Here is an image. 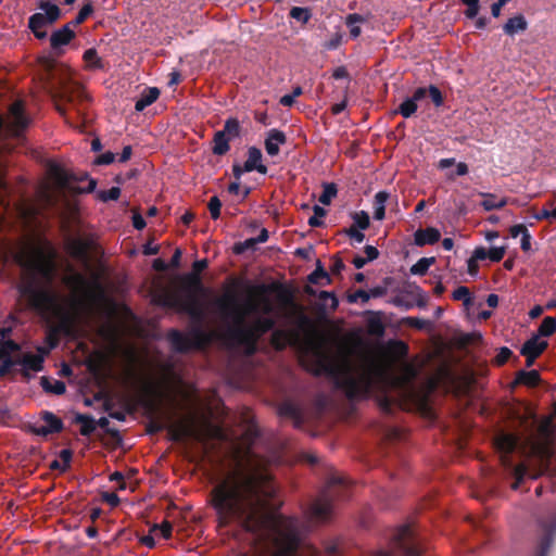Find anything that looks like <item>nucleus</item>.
I'll use <instances>...</instances> for the list:
<instances>
[{
  "mask_svg": "<svg viewBox=\"0 0 556 556\" xmlns=\"http://www.w3.org/2000/svg\"><path fill=\"white\" fill-rule=\"evenodd\" d=\"M389 199L387 191H379L374 198V218L382 220L386 216V203Z\"/></svg>",
  "mask_w": 556,
  "mask_h": 556,
  "instance_id": "nucleus-24",
  "label": "nucleus"
},
{
  "mask_svg": "<svg viewBox=\"0 0 556 556\" xmlns=\"http://www.w3.org/2000/svg\"><path fill=\"white\" fill-rule=\"evenodd\" d=\"M172 530H173V527L169 522L165 521L163 522L162 525L160 526H155L153 528V532H155L156 534H160L161 536H163L164 539H169L170 535H172Z\"/></svg>",
  "mask_w": 556,
  "mask_h": 556,
  "instance_id": "nucleus-52",
  "label": "nucleus"
},
{
  "mask_svg": "<svg viewBox=\"0 0 556 556\" xmlns=\"http://www.w3.org/2000/svg\"><path fill=\"white\" fill-rule=\"evenodd\" d=\"M64 282L75 292H79L86 287V278L83 274L73 271L64 277Z\"/></svg>",
  "mask_w": 556,
  "mask_h": 556,
  "instance_id": "nucleus-30",
  "label": "nucleus"
},
{
  "mask_svg": "<svg viewBox=\"0 0 556 556\" xmlns=\"http://www.w3.org/2000/svg\"><path fill=\"white\" fill-rule=\"evenodd\" d=\"M38 8L41 12L34 13L28 18V28L37 39H46L45 28L52 25L61 17L60 8L50 1H40Z\"/></svg>",
  "mask_w": 556,
  "mask_h": 556,
  "instance_id": "nucleus-9",
  "label": "nucleus"
},
{
  "mask_svg": "<svg viewBox=\"0 0 556 556\" xmlns=\"http://www.w3.org/2000/svg\"><path fill=\"white\" fill-rule=\"evenodd\" d=\"M528 443L530 444V448L532 452H539L541 454V469L536 472H530L529 468L525 464H519L514 466L510 459L508 458V454L514 452L521 444V439L511 433H500L495 439V445L497 450L501 452V462L504 467L510 470L511 475L515 478V482L511 488L517 490L519 484L523 481L526 477H530L531 479H536L541 475L548 471V451L546 447H540L532 438L528 439Z\"/></svg>",
  "mask_w": 556,
  "mask_h": 556,
  "instance_id": "nucleus-4",
  "label": "nucleus"
},
{
  "mask_svg": "<svg viewBox=\"0 0 556 556\" xmlns=\"http://www.w3.org/2000/svg\"><path fill=\"white\" fill-rule=\"evenodd\" d=\"M433 263L434 257H421L410 267V273L412 275L422 276Z\"/></svg>",
  "mask_w": 556,
  "mask_h": 556,
  "instance_id": "nucleus-33",
  "label": "nucleus"
},
{
  "mask_svg": "<svg viewBox=\"0 0 556 556\" xmlns=\"http://www.w3.org/2000/svg\"><path fill=\"white\" fill-rule=\"evenodd\" d=\"M354 227L365 230L369 227V215L365 211L356 212L353 215Z\"/></svg>",
  "mask_w": 556,
  "mask_h": 556,
  "instance_id": "nucleus-42",
  "label": "nucleus"
},
{
  "mask_svg": "<svg viewBox=\"0 0 556 556\" xmlns=\"http://www.w3.org/2000/svg\"><path fill=\"white\" fill-rule=\"evenodd\" d=\"M203 334L200 330L185 334L178 330H170L167 334L172 348L177 352H187L192 349H199L203 344Z\"/></svg>",
  "mask_w": 556,
  "mask_h": 556,
  "instance_id": "nucleus-10",
  "label": "nucleus"
},
{
  "mask_svg": "<svg viewBox=\"0 0 556 556\" xmlns=\"http://www.w3.org/2000/svg\"><path fill=\"white\" fill-rule=\"evenodd\" d=\"M555 416H556V404H555V408H554V414L544 417L538 426V430L542 435L548 437V435H552L554 432H556V424L554 421Z\"/></svg>",
  "mask_w": 556,
  "mask_h": 556,
  "instance_id": "nucleus-31",
  "label": "nucleus"
},
{
  "mask_svg": "<svg viewBox=\"0 0 556 556\" xmlns=\"http://www.w3.org/2000/svg\"><path fill=\"white\" fill-rule=\"evenodd\" d=\"M539 380H540V375L536 370H530V371L520 370L517 374V378H516V381L518 383L526 384L529 387H533V386L538 384Z\"/></svg>",
  "mask_w": 556,
  "mask_h": 556,
  "instance_id": "nucleus-32",
  "label": "nucleus"
},
{
  "mask_svg": "<svg viewBox=\"0 0 556 556\" xmlns=\"http://www.w3.org/2000/svg\"><path fill=\"white\" fill-rule=\"evenodd\" d=\"M229 141H230L229 137L225 136L224 132L216 131L214 135V138H213V147H212L213 154H215V155L226 154L230 149Z\"/></svg>",
  "mask_w": 556,
  "mask_h": 556,
  "instance_id": "nucleus-25",
  "label": "nucleus"
},
{
  "mask_svg": "<svg viewBox=\"0 0 556 556\" xmlns=\"http://www.w3.org/2000/svg\"><path fill=\"white\" fill-rule=\"evenodd\" d=\"M452 296L455 301H463V304L467 308L472 304V296L470 290L465 286H460L457 289H455L453 291Z\"/></svg>",
  "mask_w": 556,
  "mask_h": 556,
  "instance_id": "nucleus-37",
  "label": "nucleus"
},
{
  "mask_svg": "<svg viewBox=\"0 0 556 556\" xmlns=\"http://www.w3.org/2000/svg\"><path fill=\"white\" fill-rule=\"evenodd\" d=\"M529 230L523 224L514 225L510 227L509 232L513 238H517L528 232Z\"/></svg>",
  "mask_w": 556,
  "mask_h": 556,
  "instance_id": "nucleus-59",
  "label": "nucleus"
},
{
  "mask_svg": "<svg viewBox=\"0 0 556 556\" xmlns=\"http://www.w3.org/2000/svg\"><path fill=\"white\" fill-rule=\"evenodd\" d=\"M65 250L76 261L85 265L89 263V241L79 238H70L65 242Z\"/></svg>",
  "mask_w": 556,
  "mask_h": 556,
  "instance_id": "nucleus-14",
  "label": "nucleus"
},
{
  "mask_svg": "<svg viewBox=\"0 0 556 556\" xmlns=\"http://www.w3.org/2000/svg\"><path fill=\"white\" fill-rule=\"evenodd\" d=\"M539 525L543 533L540 542V551L536 556H546L553 541V535L556 533V513L546 520L540 519Z\"/></svg>",
  "mask_w": 556,
  "mask_h": 556,
  "instance_id": "nucleus-13",
  "label": "nucleus"
},
{
  "mask_svg": "<svg viewBox=\"0 0 556 556\" xmlns=\"http://www.w3.org/2000/svg\"><path fill=\"white\" fill-rule=\"evenodd\" d=\"M75 422L80 425V433L85 437L91 435L97 428L94 418L89 415L77 414L75 416Z\"/></svg>",
  "mask_w": 556,
  "mask_h": 556,
  "instance_id": "nucleus-26",
  "label": "nucleus"
},
{
  "mask_svg": "<svg viewBox=\"0 0 556 556\" xmlns=\"http://www.w3.org/2000/svg\"><path fill=\"white\" fill-rule=\"evenodd\" d=\"M273 327L274 320L269 317L255 316L251 321H244V315H239L237 325L228 326V333L245 348L248 354H253L258 339Z\"/></svg>",
  "mask_w": 556,
  "mask_h": 556,
  "instance_id": "nucleus-6",
  "label": "nucleus"
},
{
  "mask_svg": "<svg viewBox=\"0 0 556 556\" xmlns=\"http://www.w3.org/2000/svg\"><path fill=\"white\" fill-rule=\"evenodd\" d=\"M531 235L530 232H526L521 236L520 248L522 251L528 252L531 250Z\"/></svg>",
  "mask_w": 556,
  "mask_h": 556,
  "instance_id": "nucleus-60",
  "label": "nucleus"
},
{
  "mask_svg": "<svg viewBox=\"0 0 556 556\" xmlns=\"http://www.w3.org/2000/svg\"><path fill=\"white\" fill-rule=\"evenodd\" d=\"M184 285L186 295L178 292H166L159 296L157 303L165 308H173L193 318H201L202 311L197 300V293L203 289L200 275L198 273L185 275Z\"/></svg>",
  "mask_w": 556,
  "mask_h": 556,
  "instance_id": "nucleus-5",
  "label": "nucleus"
},
{
  "mask_svg": "<svg viewBox=\"0 0 556 556\" xmlns=\"http://www.w3.org/2000/svg\"><path fill=\"white\" fill-rule=\"evenodd\" d=\"M369 299L370 294L364 290H357L353 294L349 295V302L351 303H356L357 301L366 303Z\"/></svg>",
  "mask_w": 556,
  "mask_h": 556,
  "instance_id": "nucleus-55",
  "label": "nucleus"
},
{
  "mask_svg": "<svg viewBox=\"0 0 556 556\" xmlns=\"http://www.w3.org/2000/svg\"><path fill=\"white\" fill-rule=\"evenodd\" d=\"M528 27V23L522 15H516L510 17L504 25L503 29L506 35L515 36L521 31H525Z\"/></svg>",
  "mask_w": 556,
  "mask_h": 556,
  "instance_id": "nucleus-22",
  "label": "nucleus"
},
{
  "mask_svg": "<svg viewBox=\"0 0 556 556\" xmlns=\"http://www.w3.org/2000/svg\"><path fill=\"white\" fill-rule=\"evenodd\" d=\"M338 189L337 186L332 182L324 184L323 192L319 195V202L324 205H329L331 200L337 195Z\"/></svg>",
  "mask_w": 556,
  "mask_h": 556,
  "instance_id": "nucleus-35",
  "label": "nucleus"
},
{
  "mask_svg": "<svg viewBox=\"0 0 556 556\" xmlns=\"http://www.w3.org/2000/svg\"><path fill=\"white\" fill-rule=\"evenodd\" d=\"M84 60L87 63V65L91 68H101L102 67L101 60L98 56L96 49H93V48L85 51Z\"/></svg>",
  "mask_w": 556,
  "mask_h": 556,
  "instance_id": "nucleus-40",
  "label": "nucleus"
},
{
  "mask_svg": "<svg viewBox=\"0 0 556 556\" xmlns=\"http://www.w3.org/2000/svg\"><path fill=\"white\" fill-rule=\"evenodd\" d=\"M287 137L283 131L273 128L267 131L265 138V150L269 156L279 154L280 146L286 143Z\"/></svg>",
  "mask_w": 556,
  "mask_h": 556,
  "instance_id": "nucleus-16",
  "label": "nucleus"
},
{
  "mask_svg": "<svg viewBox=\"0 0 556 556\" xmlns=\"http://www.w3.org/2000/svg\"><path fill=\"white\" fill-rule=\"evenodd\" d=\"M365 254H366V260H368V262H371L374 260H376L378 256H379V251L377 248L372 247V245H366L365 247Z\"/></svg>",
  "mask_w": 556,
  "mask_h": 556,
  "instance_id": "nucleus-61",
  "label": "nucleus"
},
{
  "mask_svg": "<svg viewBox=\"0 0 556 556\" xmlns=\"http://www.w3.org/2000/svg\"><path fill=\"white\" fill-rule=\"evenodd\" d=\"M8 253L21 268L17 285L21 298L31 309L48 311L54 302L51 287L56 276L55 250L49 243L20 242L9 248Z\"/></svg>",
  "mask_w": 556,
  "mask_h": 556,
  "instance_id": "nucleus-2",
  "label": "nucleus"
},
{
  "mask_svg": "<svg viewBox=\"0 0 556 556\" xmlns=\"http://www.w3.org/2000/svg\"><path fill=\"white\" fill-rule=\"evenodd\" d=\"M505 247H492L486 250L488 258L492 262H500L505 255Z\"/></svg>",
  "mask_w": 556,
  "mask_h": 556,
  "instance_id": "nucleus-48",
  "label": "nucleus"
},
{
  "mask_svg": "<svg viewBox=\"0 0 556 556\" xmlns=\"http://www.w3.org/2000/svg\"><path fill=\"white\" fill-rule=\"evenodd\" d=\"M36 351V354L25 353L21 358L16 359L17 365H21L25 371L39 372L43 369L45 357L49 353V349L37 346Z\"/></svg>",
  "mask_w": 556,
  "mask_h": 556,
  "instance_id": "nucleus-12",
  "label": "nucleus"
},
{
  "mask_svg": "<svg viewBox=\"0 0 556 556\" xmlns=\"http://www.w3.org/2000/svg\"><path fill=\"white\" fill-rule=\"evenodd\" d=\"M488 258L486 249L484 247H478L473 250L471 257L468 260V267L471 270V265H475L478 261H484Z\"/></svg>",
  "mask_w": 556,
  "mask_h": 556,
  "instance_id": "nucleus-47",
  "label": "nucleus"
},
{
  "mask_svg": "<svg viewBox=\"0 0 556 556\" xmlns=\"http://www.w3.org/2000/svg\"><path fill=\"white\" fill-rule=\"evenodd\" d=\"M215 305L222 318L228 323V326L237 325L239 315H244V321H247V317L257 313L260 308L258 303L253 299H249L243 305H239L237 296L230 292L217 298Z\"/></svg>",
  "mask_w": 556,
  "mask_h": 556,
  "instance_id": "nucleus-8",
  "label": "nucleus"
},
{
  "mask_svg": "<svg viewBox=\"0 0 556 556\" xmlns=\"http://www.w3.org/2000/svg\"><path fill=\"white\" fill-rule=\"evenodd\" d=\"M510 355H511L510 349L503 346L497 352V354L494 358V363L498 366H502L509 359Z\"/></svg>",
  "mask_w": 556,
  "mask_h": 556,
  "instance_id": "nucleus-51",
  "label": "nucleus"
},
{
  "mask_svg": "<svg viewBox=\"0 0 556 556\" xmlns=\"http://www.w3.org/2000/svg\"><path fill=\"white\" fill-rule=\"evenodd\" d=\"M345 480L340 476H331L318 496L309 508V516L315 521H326L332 513L334 501L345 497Z\"/></svg>",
  "mask_w": 556,
  "mask_h": 556,
  "instance_id": "nucleus-7",
  "label": "nucleus"
},
{
  "mask_svg": "<svg viewBox=\"0 0 556 556\" xmlns=\"http://www.w3.org/2000/svg\"><path fill=\"white\" fill-rule=\"evenodd\" d=\"M40 419L43 424L36 422L31 426V431L40 437H47L52 433L61 432L63 429V421L51 412L43 410L40 414Z\"/></svg>",
  "mask_w": 556,
  "mask_h": 556,
  "instance_id": "nucleus-11",
  "label": "nucleus"
},
{
  "mask_svg": "<svg viewBox=\"0 0 556 556\" xmlns=\"http://www.w3.org/2000/svg\"><path fill=\"white\" fill-rule=\"evenodd\" d=\"M132 225L136 229L141 230L146 227V220L139 214L132 216Z\"/></svg>",
  "mask_w": 556,
  "mask_h": 556,
  "instance_id": "nucleus-63",
  "label": "nucleus"
},
{
  "mask_svg": "<svg viewBox=\"0 0 556 556\" xmlns=\"http://www.w3.org/2000/svg\"><path fill=\"white\" fill-rule=\"evenodd\" d=\"M58 460H60L62 464L61 470L65 471L70 467L72 460V452L67 448L61 450Z\"/></svg>",
  "mask_w": 556,
  "mask_h": 556,
  "instance_id": "nucleus-53",
  "label": "nucleus"
},
{
  "mask_svg": "<svg viewBox=\"0 0 556 556\" xmlns=\"http://www.w3.org/2000/svg\"><path fill=\"white\" fill-rule=\"evenodd\" d=\"M318 299L321 303V306L326 309H336L339 305L338 298L332 292L320 291Z\"/></svg>",
  "mask_w": 556,
  "mask_h": 556,
  "instance_id": "nucleus-36",
  "label": "nucleus"
},
{
  "mask_svg": "<svg viewBox=\"0 0 556 556\" xmlns=\"http://www.w3.org/2000/svg\"><path fill=\"white\" fill-rule=\"evenodd\" d=\"M534 218L538 220L553 219V210L543 208L538 214L534 215Z\"/></svg>",
  "mask_w": 556,
  "mask_h": 556,
  "instance_id": "nucleus-62",
  "label": "nucleus"
},
{
  "mask_svg": "<svg viewBox=\"0 0 556 556\" xmlns=\"http://www.w3.org/2000/svg\"><path fill=\"white\" fill-rule=\"evenodd\" d=\"M159 96L160 90L155 87L144 89L140 98L136 101L135 110L137 112H142L146 108L155 102Z\"/></svg>",
  "mask_w": 556,
  "mask_h": 556,
  "instance_id": "nucleus-21",
  "label": "nucleus"
},
{
  "mask_svg": "<svg viewBox=\"0 0 556 556\" xmlns=\"http://www.w3.org/2000/svg\"><path fill=\"white\" fill-rule=\"evenodd\" d=\"M556 331V319L554 317L547 316L545 317L538 330L539 338L542 337H549Z\"/></svg>",
  "mask_w": 556,
  "mask_h": 556,
  "instance_id": "nucleus-34",
  "label": "nucleus"
},
{
  "mask_svg": "<svg viewBox=\"0 0 556 556\" xmlns=\"http://www.w3.org/2000/svg\"><path fill=\"white\" fill-rule=\"evenodd\" d=\"M290 15L292 18L300 21L302 23H306L311 17L309 11L305 8L300 7L292 8L290 11Z\"/></svg>",
  "mask_w": 556,
  "mask_h": 556,
  "instance_id": "nucleus-45",
  "label": "nucleus"
},
{
  "mask_svg": "<svg viewBox=\"0 0 556 556\" xmlns=\"http://www.w3.org/2000/svg\"><path fill=\"white\" fill-rule=\"evenodd\" d=\"M278 413L282 417L294 419L296 422H299L302 418L300 407L291 401H285L281 403L279 405Z\"/></svg>",
  "mask_w": 556,
  "mask_h": 556,
  "instance_id": "nucleus-28",
  "label": "nucleus"
},
{
  "mask_svg": "<svg viewBox=\"0 0 556 556\" xmlns=\"http://www.w3.org/2000/svg\"><path fill=\"white\" fill-rule=\"evenodd\" d=\"M262 152L256 147H251L248 150V159L244 162L243 170L253 172L256 170L260 174H266L267 167L262 163Z\"/></svg>",
  "mask_w": 556,
  "mask_h": 556,
  "instance_id": "nucleus-17",
  "label": "nucleus"
},
{
  "mask_svg": "<svg viewBox=\"0 0 556 556\" xmlns=\"http://www.w3.org/2000/svg\"><path fill=\"white\" fill-rule=\"evenodd\" d=\"M441 239V232L433 227L420 228L414 233V243L417 247L434 244Z\"/></svg>",
  "mask_w": 556,
  "mask_h": 556,
  "instance_id": "nucleus-18",
  "label": "nucleus"
},
{
  "mask_svg": "<svg viewBox=\"0 0 556 556\" xmlns=\"http://www.w3.org/2000/svg\"><path fill=\"white\" fill-rule=\"evenodd\" d=\"M427 97V88L419 87L417 88L413 96L405 99L399 106L397 113H400L404 118L412 117L417 111V102L424 100Z\"/></svg>",
  "mask_w": 556,
  "mask_h": 556,
  "instance_id": "nucleus-15",
  "label": "nucleus"
},
{
  "mask_svg": "<svg viewBox=\"0 0 556 556\" xmlns=\"http://www.w3.org/2000/svg\"><path fill=\"white\" fill-rule=\"evenodd\" d=\"M480 195L484 198L481 202V206L488 212L502 208L507 204L506 198H497L495 194L485 192H481Z\"/></svg>",
  "mask_w": 556,
  "mask_h": 556,
  "instance_id": "nucleus-27",
  "label": "nucleus"
},
{
  "mask_svg": "<svg viewBox=\"0 0 556 556\" xmlns=\"http://www.w3.org/2000/svg\"><path fill=\"white\" fill-rule=\"evenodd\" d=\"M547 346V342L541 340L539 336H532L527 340L520 349L521 354H531L532 357H538Z\"/></svg>",
  "mask_w": 556,
  "mask_h": 556,
  "instance_id": "nucleus-20",
  "label": "nucleus"
},
{
  "mask_svg": "<svg viewBox=\"0 0 556 556\" xmlns=\"http://www.w3.org/2000/svg\"><path fill=\"white\" fill-rule=\"evenodd\" d=\"M466 7L465 16L467 18H476L479 13V1L480 0H460Z\"/></svg>",
  "mask_w": 556,
  "mask_h": 556,
  "instance_id": "nucleus-44",
  "label": "nucleus"
},
{
  "mask_svg": "<svg viewBox=\"0 0 556 556\" xmlns=\"http://www.w3.org/2000/svg\"><path fill=\"white\" fill-rule=\"evenodd\" d=\"M220 207H222L220 200L216 195L212 197L208 202V210H210V213H211V216L213 219H217L219 217Z\"/></svg>",
  "mask_w": 556,
  "mask_h": 556,
  "instance_id": "nucleus-50",
  "label": "nucleus"
},
{
  "mask_svg": "<svg viewBox=\"0 0 556 556\" xmlns=\"http://www.w3.org/2000/svg\"><path fill=\"white\" fill-rule=\"evenodd\" d=\"M314 215L308 218V225L311 227H320L324 222L323 217L326 215V210L319 205H314Z\"/></svg>",
  "mask_w": 556,
  "mask_h": 556,
  "instance_id": "nucleus-41",
  "label": "nucleus"
},
{
  "mask_svg": "<svg viewBox=\"0 0 556 556\" xmlns=\"http://www.w3.org/2000/svg\"><path fill=\"white\" fill-rule=\"evenodd\" d=\"M336 384L350 400L369 396L376 389L391 383L389 369L381 362L365 357L356 366L348 362L334 374Z\"/></svg>",
  "mask_w": 556,
  "mask_h": 556,
  "instance_id": "nucleus-3",
  "label": "nucleus"
},
{
  "mask_svg": "<svg viewBox=\"0 0 556 556\" xmlns=\"http://www.w3.org/2000/svg\"><path fill=\"white\" fill-rule=\"evenodd\" d=\"M41 387L46 392L56 395H61L66 391V387L63 381L58 379H50L47 377L41 378Z\"/></svg>",
  "mask_w": 556,
  "mask_h": 556,
  "instance_id": "nucleus-29",
  "label": "nucleus"
},
{
  "mask_svg": "<svg viewBox=\"0 0 556 556\" xmlns=\"http://www.w3.org/2000/svg\"><path fill=\"white\" fill-rule=\"evenodd\" d=\"M367 21L368 18L366 16L358 13H352L345 17V25L348 26L352 38L355 39L361 35L362 30L359 25Z\"/></svg>",
  "mask_w": 556,
  "mask_h": 556,
  "instance_id": "nucleus-23",
  "label": "nucleus"
},
{
  "mask_svg": "<svg viewBox=\"0 0 556 556\" xmlns=\"http://www.w3.org/2000/svg\"><path fill=\"white\" fill-rule=\"evenodd\" d=\"M93 11L91 2H87L83 5L75 20L72 22L73 25L81 24Z\"/></svg>",
  "mask_w": 556,
  "mask_h": 556,
  "instance_id": "nucleus-46",
  "label": "nucleus"
},
{
  "mask_svg": "<svg viewBox=\"0 0 556 556\" xmlns=\"http://www.w3.org/2000/svg\"><path fill=\"white\" fill-rule=\"evenodd\" d=\"M75 36V33L71 29L70 24L62 26L61 28L53 31L50 36L51 48L56 50L67 45Z\"/></svg>",
  "mask_w": 556,
  "mask_h": 556,
  "instance_id": "nucleus-19",
  "label": "nucleus"
},
{
  "mask_svg": "<svg viewBox=\"0 0 556 556\" xmlns=\"http://www.w3.org/2000/svg\"><path fill=\"white\" fill-rule=\"evenodd\" d=\"M0 376H4L9 372V370L17 365L16 361L12 359V357L0 358Z\"/></svg>",
  "mask_w": 556,
  "mask_h": 556,
  "instance_id": "nucleus-58",
  "label": "nucleus"
},
{
  "mask_svg": "<svg viewBox=\"0 0 556 556\" xmlns=\"http://www.w3.org/2000/svg\"><path fill=\"white\" fill-rule=\"evenodd\" d=\"M275 492L265 465H240L214 486L212 504L224 523L237 521L255 534L263 556H320L314 546H300L298 519L269 511Z\"/></svg>",
  "mask_w": 556,
  "mask_h": 556,
  "instance_id": "nucleus-1",
  "label": "nucleus"
},
{
  "mask_svg": "<svg viewBox=\"0 0 556 556\" xmlns=\"http://www.w3.org/2000/svg\"><path fill=\"white\" fill-rule=\"evenodd\" d=\"M115 160V154L111 151H106L104 153H102L101 155H99L94 163L98 164V165H110L111 163H113Z\"/></svg>",
  "mask_w": 556,
  "mask_h": 556,
  "instance_id": "nucleus-56",
  "label": "nucleus"
},
{
  "mask_svg": "<svg viewBox=\"0 0 556 556\" xmlns=\"http://www.w3.org/2000/svg\"><path fill=\"white\" fill-rule=\"evenodd\" d=\"M219 131L224 132L230 140L237 138L240 135L239 122L236 118H228L225 122L224 128Z\"/></svg>",
  "mask_w": 556,
  "mask_h": 556,
  "instance_id": "nucleus-38",
  "label": "nucleus"
},
{
  "mask_svg": "<svg viewBox=\"0 0 556 556\" xmlns=\"http://www.w3.org/2000/svg\"><path fill=\"white\" fill-rule=\"evenodd\" d=\"M321 278L328 279V274L323 269V267L318 266L312 274H309L308 281L312 283H318Z\"/></svg>",
  "mask_w": 556,
  "mask_h": 556,
  "instance_id": "nucleus-57",
  "label": "nucleus"
},
{
  "mask_svg": "<svg viewBox=\"0 0 556 556\" xmlns=\"http://www.w3.org/2000/svg\"><path fill=\"white\" fill-rule=\"evenodd\" d=\"M21 350V346L15 341L0 340V358L11 357V354Z\"/></svg>",
  "mask_w": 556,
  "mask_h": 556,
  "instance_id": "nucleus-39",
  "label": "nucleus"
},
{
  "mask_svg": "<svg viewBox=\"0 0 556 556\" xmlns=\"http://www.w3.org/2000/svg\"><path fill=\"white\" fill-rule=\"evenodd\" d=\"M104 501L111 506H117L119 503V497L115 493H106L104 495Z\"/></svg>",
  "mask_w": 556,
  "mask_h": 556,
  "instance_id": "nucleus-64",
  "label": "nucleus"
},
{
  "mask_svg": "<svg viewBox=\"0 0 556 556\" xmlns=\"http://www.w3.org/2000/svg\"><path fill=\"white\" fill-rule=\"evenodd\" d=\"M121 195V189L118 187H112L108 190H100L98 198L103 202L116 201Z\"/></svg>",
  "mask_w": 556,
  "mask_h": 556,
  "instance_id": "nucleus-43",
  "label": "nucleus"
},
{
  "mask_svg": "<svg viewBox=\"0 0 556 556\" xmlns=\"http://www.w3.org/2000/svg\"><path fill=\"white\" fill-rule=\"evenodd\" d=\"M345 233L348 237H350L352 240H354L356 243H362L365 239V235L362 232L361 229L352 226L349 229L345 230Z\"/></svg>",
  "mask_w": 556,
  "mask_h": 556,
  "instance_id": "nucleus-54",
  "label": "nucleus"
},
{
  "mask_svg": "<svg viewBox=\"0 0 556 556\" xmlns=\"http://www.w3.org/2000/svg\"><path fill=\"white\" fill-rule=\"evenodd\" d=\"M427 94H429L435 106H441L443 104V97L438 87L431 85L427 88Z\"/></svg>",
  "mask_w": 556,
  "mask_h": 556,
  "instance_id": "nucleus-49",
  "label": "nucleus"
}]
</instances>
